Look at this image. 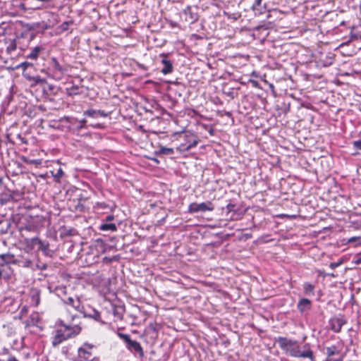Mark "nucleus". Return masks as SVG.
I'll use <instances>...</instances> for the list:
<instances>
[{"mask_svg": "<svg viewBox=\"0 0 361 361\" xmlns=\"http://www.w3.org/2000/svg\"><path fill=\"white\" fill-rule=\"evenodd\" d=\"M68 314L66 319L68 323H66L64 320L59 319L56 322V326H61L63 331H65L66 334L68 336V338H72L79 335L82 331V327L80 323L74 324V322L79 317L77 314H71L69 310H67Z\"/></svg>", "mask_w": 361, "mask_h": 361, "instance_id": "obj_1", "label": "nucleus"}, {"mask_svg": "<svg viewBox=\"0 0 361 361\" xmlns=\"http://www.w3.org/2000/svg\"><path fill=\"white\" fill-rule=\"evenodd\" d=\"M96 346L92 343L85 342L77 350V355L72 361H100V358L94 354Z\"/></svg>", "mask_w": 361, "mask_h": 361, "instance_id": "obj_2", "label": "nucleus"}, {"mask_svg": "<svg viewBox=\"0 0 361 361\" xmlns=\"http://www.w3.org/2000/svg\"><path fill=\"white\" fill-rule=\"evenodd\" d=\"M118 336L126 343V348L134 355H137L140 358L145 357V353L140 343L136 341L132 340L130 335L118 332Z\"/></svg>", "mask_w": 361, "mask_h": 361, "instance_id": "obj_3", "label": "nucleus"}, {"mask_svg": "<svg viewBox=\"0 0 361 361\" xmlns=\"http://www.w3.org/2000/svg\"><path fill=\"white\" fill-rule=\"evenodd\" d=\"M277 342L281 349L285 351L286 354L292 357L297 355L295 350L299 345L298 341L285 337H279Z\"/></svg>", "mask_w": 361, "mask_h": 361, "instance_id": "obj_4", "label": "nucleus"}, {"mask_svg": "<svg viewBox=\"0 0 361 361\" xmlns=\"http://www.w3.org/2000/svg\"><path fill=\"white\" fill-rule=\"evenodd\" d=\"M32 66H33V64L32 63H30L27 61H24V62L21 63L20 64L18 65L16 68H21L23 71V77L25 78L27 80L33 82L34 84L37 85V84H42V83L44 82L45 80L42 79L39 75L31 76L26 71V70L29 67H32Z\"/></svg>", "mask_w": 361, "mask_h": 361, "instance_id": "obj_5", "label": "nucleus"}, {"mask_svg": "<svg viewBox=\"0 0 361 361\" xmlns=\"http://www.w3.org/2000/svg\"><path fill=\"white\" fill-rule=\"evenodd\" d=\"M214 209V206L213 203L210 201L202 203H192L189 205L188 211L190 213H196L199 212H207V211H213Z\"/></svg>", "mask_w": 361, "mask_h": 361, "instance_id": "obj_6", "label": "nucleus"}, {"mask_svg": "<svg viewBox=\"0 0 361 361\" xmlns=\"http://www.w3.org/2000/svg\"><path fill=\"white\" fill-rule=\"evenodd\" d=\"M29 245L34 247H38V250H41L46 256L51 257L53 252L49 249V244L47 242H44L38 238H33L30 240Z\"/></svg>", "mask_w": 361, "mask_h": 361, "instance_id": "obj_7", "label": "nucleus"}, {"mask_svg": "<svg viewBox=\"0 0 361 361\" xmlns=\"http://www.w3.org/2000/svg\"><path fill=\"white\" fill-rule=\"evenodd\" d=\"M297 355H293L295 357L309 358L311 361H315V357L313 351L311 350L310 345L305 343L302 347L299 345L295 350Z\"/></svg>", "mask_w": 361, "mask_h": 361, "instance_id": "obj_8", "label": "nucleus"}, {"mask_svg": "<svg viewBox=\"0 0 361 361\" xmlns=\"http://www.w3.org/2000/svg\"><path fill=\"white\" fill-rule=\"evenodd\" d=\"M68 336L66 334L65 331H63L61 326H57L56 329L54 331V335L52 337L51 344L54 347L59 345L63 342L67 341Z\"/></svg>", "mask_w": 361, "mask_h": 361, "instance_id": "obj_9", "label": "nucleus"}, {"mask_svg": "<svg viewBox=\"0 0 361 361\" xmlns=\"http://www.w3.org/2000/svg\"><path fill=\"white\" fill-rule=\"evenodd\" d=\"M182 16L185 20L190 24L195 23L199 19V15L197 11H194L193 8L190 6H188L182 11Z\"/></svg>", "mask_w": 361, "mask_h": 361, "instance_id": "obj_10", "label": "nucleus"}, {"mask_svg": "<svg viewBox=\"0 0 361 361\" xmlns=\"http://www.w3.org/2000/svg\"><path fill=\"white\" fill-rule=\"evenodd\" d=\"M80 313L84 317L92 318L96 321H99L101 319L100 313L90 306H83Z\"/></svg>", "mask_w": 361, "mask_h": 361, "instance_id": "obj_11", "label": "nucleus"}, {"mask_svg": "<svg viewBox=\"0 0 361 361\" xmlns=\"http://www.w3.org/2000/svg\"><path fill=\"white\" fill-rule=\"evenodd\" d=\"M63 303L72 307L75 310L78 312H81L84 305H82L81 301L78 297H68L66 299L63 300Z\"/></svg>", "mask_w": 361, "mask_h": 361, "instance_id": "obj_12", "label": "nucleus"}, {"mask_svg": "<svg viewBox=\"0 0 361 361\" xmlns=\"http://www.w3.org/2000/svg\"><path fill=\"white\" fill-rule=\"evenodd\" d=\"M50 65L51 66L54 73L56 75H59V78L64 73L66 68H64L59 62L56 58L51 57L50 59Z\"/></svg>", "mask_w": 361, "mask_h": 361, "instance_id": "obj_13", "label": "nucleus"}, {"mask_svg": "<svg viewBox=\"0 0 361 361\" xmlns=\"http://www.w3.org/2000/svg\"><path fill=\"white\" fill-rule=\"evenodd\" d=\"M161 56L163 57V59L161 61V62L163 65V68L161 69V73L164 75L171 73L173 69L172 62L167 59V56L166 54H162Z\"/></svg>", "mask_w": 361, "mask_h": 361, "instance_id": "obj_14", "label": "nucleus"}, {"mask_svg": "<svg viewBox=\"0 0 361 361\" xmlns=\"http://www.w3.org/2000/svg\"><path fill=\"white\" fill-rule=\"evenodd\" d=\"M331 329L336 333H338L341 331L343 325L344 324V321L343 319L340 318H333L330 320Z\"/></svg>", "mask_w": 361, "mask_h": 361, "instance_id": "obj_15", "label": "nucleus"}, {"mask_svg": "<svg viewBox=\"0 0 361 361\" xmlns=\"http://www.w3.org/2000/svg\"><path fill=\"white\" fill-rule=\"evenodd\" d=\"M84 115L92 118L106 117L108 114L102 110L88 109L84 112Z\"/></svg>", "mask_w": 361, "mask_h": 361, "instance_id": "obj_16", "label": "nucleus"}, {"mask_svg": "<svg viewBox=\"0 0 361 361\" xmlns=\"http://www.w3.org/2000/svg\"><path fill=\"white\" fill-rule=\"evenodd\" d=\"M262 0H255L252 6H251V9L255 12V15L257 14H262L267 10V6L264 4L263 7H261Z\"/></svg>", "mask_w": 361, "mask_h": 361, "instance_id": "obj_17", "label": "nucleus"}, {"mask_svg": "<svg viewBox=\"0 0 361 361\" xmlns=\"http://www.w3.org/2000/svg\"><path fill=\"white\" fill-rule=\"evenodd\" d=\"M197 143L198 140H194L192 142L190 143H183L180 145L178 149L180 152H186L195 147L197 145Z\"/></svg>", "mask_w": 361, "mask_h": 361, "instance_id": "obj_18", "label": "nucleus"}, {"mask_svg": "<svg viewBox=\"0 0 361 361\" xmlns=\"http://www.w3.org/2000/svg\"><path fill=\"white\" fill-rule=\"evenodd\" d=\"M42 50V47L39 46L35 47L31 49L30 54H28L26 57L32 60H36Z\"/></svg>", "mask_w": 361, "mask_h": 361, "instance_id": "obj_19", "label": "nucleus"}, {"mask_svg": "<svg viewBox=\"0 0 361 361\" xmlns=\"http://www.w3.org/2000/svg\"><path fill=\"white\" fill-rule=\"evenodd\" d=\"M310 306L311 302L307 298L301 299L298 304V308L300 312H303L305 310L310 308Z\"/></svg>", "mask_w": 361, "mask_h": 361, "instance_id": "obj_20", "label": "nucleus"}, {"mask_svg": "<svg viewBox=\"0 0 361 361\" xmlns=\"http://www.w3.org/2000/svg\"><path fill=\"white\" fill-rule=\"evenodd\" d=\"M73 23H74V22L72 20L63 22L59 26L57 27V32H58V33L61 34V33H62L63 32H66V31L68 30L69 27L71 25H73Z\"/></svg>", "mask_w": 361, "mask_h": 361, "instance_id": "obj_21", "label": "nucleus"}, {"mask_svg": "<svg viewBox=\"0 0 361 361\" xmlns=\"http://www.w3.org/2000/svg\"><path fill=\"white\" fill-rule=\"evenodd\" d=\"M6 44H8L6 47V52L8 54H11L17 48V44L15 39H6Z\"/></svg>", "mask_w": 361, "mask_h": 361, "instance_id": "obj_22", "label": "nucleus"}, {"mask_svg": "<svg viewBox=\"0 0 361 361\" xmlns=\"http://www.w3.org/2000/svg\"><path fill=\"white\" fill-rule=\"evenodd\" d=\"M40 302V295L38 291H34L32 293L30 296V303L37 307L39 305Z\"/></svg>", "mask_w": 361, "mask_h": 361, "instance_id": "obj_23", "label": "nucleus"}, {"mask_svg": "<svg viewBox=\"0 0 361 361\" xmlns=\"http://www.w3.org/2000/svg\"><path fill=\"white\" fill-rule=\"evenodd\" d=\"M99 230L104 231H116L117 230V226L114 224L104 223V224H102L99 226Z\"/></svg>", "mask_w": 361, "mask_h": 361, "instance_id": "obj_24", "label": "nucleus"}, {"mask_svg": "<svg viewBox=\"0 0 361 361\" xmlns=\"http://www.w3.org/2000/svg\"><path fill=\"white\" fill-rule=\"evenodd\" d=\"M20 266L24 268H29L31 269L32 271H35V267L34 266V262L29 259H25L21 261H20Z\"/></svg>", "mask_w": 361, "mask_h": 361, "instance_id": "obj_25", "label": "nucleus"}, {"mask_svg": "<svg viewBox=\"0 0 361 361\" xmlns=\"http://www.w3.org/2000/svg\"><path fill=\"white\" fill-rule=\"evenodd\" d=\"M303 289L305 294L307 295H313L314 294V286L310 283H305L303 285Z\"/></svg>", "mask_w": 361, "mask_h": 361, "instance_id": "obj_26", "label": "nucleus"}, {"mask_svg": "<svg viewBox=\"0 0 361 361\" xmlns=\"http://www.w3.org/2000/svg\"><path fill=\"white\" fill-rule=\"evenodd\" d=\"M326 355L328 357L333 356L336 354H338L339 351L337 349V347L336 345H331L330 347H327L326 348Z\"/></svg>", "mask_w": 361, "mask_h": 361, "instance_id": "obj_27", "label": "nucleus"}, {"mask_svg": "<svg viewBox=\"0 0 361 361\" xmlns=\"http://www.w3.org/2000/svg\"><path fill=\"white\" fill-rule=\"evenodd\" d=\"M158 153L159 154H173L174 153L173 148L161 147L159 149Z\"/></svg>", "mask_w": 361, "mask_h": 361, "instance_id": "obj_28", "label": "nucleus"}, {"mask_svg": "<svg viewBox=\"0 0 361 361\" xmlns=\"http://www.w3.org/2000/svg\"><path fill=\"white\" fill-rule=\"evenodd\" d=\"M13 258V255L10 254H3L0 255V259L4 263H9L12 262V259Z\"/></svg>", "mask_w": 361, "mask_h": 361, "instance_id": "obj_29", "label": "nucleus"}, {"mask_svg": "<svg viewBox=\"0 0 361 361\" xmlns=\"http://www.w3.org/2000/svg\"><path fill=\"white\" fill-rule=\"evenodd\" d=\"M34 266L35 267L36 270H45L47 268V265L44 263H42L38 260L37 263H34Z\"/></svg>", "mask_w": 361, "mask_h": 361, "instance_id": "obj_30", "label": "nucleus"}, {"mask_svg": "<svg viewBox=\"0 0 361 361\" xmlns=\"http://www.w3.org/2000/svg\"><path fill=\"white\" fill-rule=\"evenodd\" d=\"M23 161L27 164H40V161L37 159H28L26 157L22 158Z\"/></svg>", "mask_w": 361, "mask_h": 361, "instance_id": "obj_31", "label": "nucleus"}, {"mask_svg": "<svg viewBox=\"0 0 361 361\" xmlns=\"http://www.w3.org/2000/svg\"><path fill=\"white\" fill-rule=\"evenodd\" d=\"M63 175H64V173H63L62 169L59 168L57 170L56 173L55 174H54L53 176L55 178H56L57 180H59L61 177H63Z\"/></svg>", "mask_w": 361, "mask_h": 361, "instance_id": "obj_32", "label": "nucleus"}, {"mask_svg": "<svg viewBox=\"0 0 361 361\" xmlns=\"http://www.w3.org/2000/svg\"><path fill=\"white\" fill-rule=\"evenodd\" d=\"M353 146L357 149H361V140L354 141Z\"/></svg>", "mask_w": 361, "mask_h": 361, "instance_id": "obj_33", "label": "nucleus"}, {"mask_svg": "<svg viewBox=\"0 0 361 361\" xmlns=\"http://www.w3.org/2000/svg\"><path fill=\"white\" fill-rule=\"evenodd\" d=\"M360 237H352L348 239V243H350L356 241H360Z\"/></svg>", "mask_w": 361, "mask_h": 361, "instance_id": "obj_34", "label": "nucleus"}, {"mask_svg": "<svg viewBox=\"0 0 361 361\" xmlns=\"http://www.w3.org/2000/svg\"><path fill=\"white\" fill-rule=\"evenodd\" d=\"M341 264V262H332L329 265V267L332 269L336 268L337 267H338L339 265Z\"/></svg>", "mask_w": 361, "mask_h": 361, "instance_id": "obj_35", "label": "nucleus"}, {"mask_svg": "<svg viewBox=\"0 0 361 361\" xmlns=\"http://www.w3.org/2000/svg\"><path fill=\"white\" fill-rule=\"evenodd\" d=\"M16 195H18L19 197L20 196V195L18 192H13L12 194H11L10 197L12 200L16 201L17 199L16 198Z\"/></svg>", "mask_w": 361, "mask_h": 361, "instance_id": "obj_36", "label": "nucleus"}, {"mask_svg": "<svg viewBox=\"0 0 361 361\" xmlns=\"http://www.w3.org/2000/svg\"><path fill=\"white\" fill-rule=\"evenodd\" d=\"M114 219V215H108L105 218V221H111Z\"/></svg>", "mask_w": 361, "mask_h": 361, "instance_id": "obj_37", "label": "nucleus"}, {"mask_svg": "<svg viewBox=\"0 0 361 361\" xmlns=\"http://www.w3.org/2000/svg\"><path fill=\"white\" fill-rule=\"evenodd\" d=\"M86 122H87V121H86V120H85V119L80 120V121H79V123H80V128H82V127L85 125Z\"/></svg>", "mask_w": 361, "mask_h": 361, "instance_id": "obj_38", "label": "nucleus"}, {"mask_svg": "<svg viewBox=\"0 0 361 361\" xmlns=\"http://www.w3.org/2000/svg\"><path fill=\"white\" fill-rule=\"evenodd\" d=\"M6 361H18L15 357L10 356Z\"/></svg>", "mask_w": 361, "mask_h": 361, "instance_id": "obj_39", "label": "nucleus"}, {"mask_svg": "<svg viewBox=\"0 0 361 361\" xmlns=\"http://www.w3.org/2000/svg\"><path fill=\"white\" fill-rule=\"evenodd\" d=\"M355 263L356 264H361V255L360 256H357L356 260H355Z\"/></svg>", "mask_w": 361, "mask_h": 361, "instance_id": "obj_40", "label": "nucleus"}, {"mask_svg": "<svg viewBox=\"0 0 361 361\" xmlns=\"http://www.w3.org/2000/svg\"><path fill=\"white\" fill-rule=\"evenodd\" d=\"M234 207V205L233 204H228L227 205V208L229 211H231L233 209V208Z\"/></svg>", "mask_w": 361, "mask_h": 361, "instance_id": "obj_41", "label": "nucleus"}, {"mask_svg": "<svg viewBox=\"0 0 361 361\" xmlns=\"http://www.w3.org/2000/svg\"><path fill=\"white\" fill-rule=\"evenodd\" d=\"M269 86L270 89L271 90V91L274 92V85L271 84V83H269Z\"/></svg>", "mask_w": 361, "mask_h": 361, "instance_id": "obj_42", "label": "nucleus"}, {"mask_svg": "<svg viewBox=\"0 0 361 361\" xmlns=\"http://www.w3.org/2000/svg\"><path fill=\"white\" fill-rule=\"evenodd\" d=\"M41 361H49V360H48V358H47V357H43L41 359Z\"/></svg>", "mask_w": 361, "mask_h": 361, "instance_id": "obj_43", "label": "nucleus"}, {"mask_svg": "<svg viewBox=\"0 0 361 361\" xmlns=\"http://www.w3.org/2000/svg\"><path fill=\"white\" fill-rule=\"evenodd\" d=\"M326 275H327V276H332V277H334V276H334V274H332V273L327 274Z\"/></svg>", "mask_w": 361, "mask_h": 361, "instance_id": "obj_44", "label": "nucleus"}]
</instances>
